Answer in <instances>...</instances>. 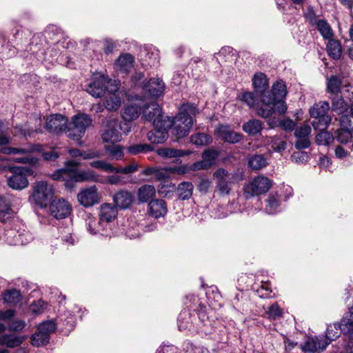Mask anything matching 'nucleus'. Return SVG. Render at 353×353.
<instances>
[{"instance_id": "50", "label": "nucleus", "mask_w": 353, "mask_h": 353, "mask_svg": "<svg viewBox=\"0 0 353 353\" xmlns=\"http://www.w3.org/2000/svg\"><path fill=\"white\" fill-rule=\"evenodd\" d=\"M266 211L270 214H273L276 212L280 205V201L277 194H270L266 201Z\"/></svg>"}, {"instance_id": "32", "label": "nucleus", "mask_w": 353, "mask_h": 353, "mask_svg": "<svg viewBox=\"0 0 353 353\" xmlns=\"http://www.w3.org/2000/svg\"><path fill=\"white\" fill-rule=\"evenodd\" d=\"M341 331L344 334L353 337V306L349 308L341 319Z\"/></svg>"}, {"instance_id": "36", "label": "nucleus", "mask_w": 353, "mask_h": 353, "mask_svg": "<svg viewBox=\"0 0 353 353\" xmlns=\"http://www.w3.org/2000/svg\"><path fill=\"white\" fill-rule=\"evenodd\" d=\"M326 47L327 52L330 57L336 60L340 59L342 53V49L340 43L338 41L333 39L332 38L328 39Z\"/></svg>"}, {"instance_id": "23", "label": "nucleus", "mask_w": 353, "mask_h": 353, "mask_svg": "<svg viewBox=\"0 0 353 353\" xmlns=\"http://www.w3.org/2000/svg\"><path fill=\"white\" fill-rule=\"evenodd\" d=\"M143 103L142 97H136L123 110L121 116L126 121H132L139 118L141 114V105Z\"/></svg>"}, {"instance_id": "54", "label": "nucleus", "mask_w": 353, "mask_h": 353, "mask_svg": "<svg viewBox=\"0 0 353 353\" xmlns=\"http://www.w3.org/2000/svg\"><path fill=\"white\" fill-rule=\"evenodd\" d=\"M219 156L217 150L214 149L205 150L202 154V159L208 168L212 166Z\"/></svg>"}, {"instance_id": "60", "label": "nucleus", "mask_w": 353, "mask_h": 353, "mask_svg": "<svg viewBox=\"0 0 353 353\" xmlns=\"http://www.w3.org/2000/svg\"><path fill=\"white\" fill-rule=\"evenodd\" d=\"M137 170H138L137 164L133 163L128 165L125 167H121V168L114 167V170L113 173L129 174H132V173L136 172Z\"/></svg>"}, {"instance_id": "49", "label": "nucleus", "mask_w": 353, "mask_h": 353, "mask_svg": "<svg viewBox=\"0 0 353 353\" xmlns=\"http://www.w3.org/2000/svg\"><path fill=\"white\" fill-rule=\"evenodd\" d=\"M267 143L272 150L276 152H281L286 148V143L279 137H270Z\"/></svg>"}, {"instance_id": "10", "label": "nucleus", "mask_w": 353, "mask_h": 353, "mask_svg": "<svg viewBox=\"0 0 353 353\" xmlns=\"http://www.w3.org/2000/svg\"><path fill=\"white\" fill-rule=\"evenodd\" d=\"M5 236L8 243L12 245H24L33 239L25 225L19 222L15 223L14 228L7 229Z\"/></svg>"}, {"instance_id": "9", "label": "nucleus", "mask_w": 353, "mask_h": 353, "mask_svg": "<svg viewBox=\"0 0 353 353\" xmlns=\"http://www.w3.org/2000/svg\"><path fill=\"white\" fill-rule=\"evenodd\" d=\"M272 181L268 177L260 175L245 184L243 192L246 199L266 193L272 187Z\"/></svg>"}, {"instance_id": "3", "label": "nucleus", "mask_w": 353, "mask_h": 353, "mask_svg": "<svg viewBox=\"0 0 353 353\" xmlns=\"http://www.w3.org/2000/svg\"><path fill=\"white\" fill-rule=\"evenodd\" d=\"M199 113L196 105L183 104L172 122V134L177 138L186 137L194 123V117Z\"/></svg>"}, {"instance_id": "6", "label": "nucleus", "mask_w": 353, "mask_h": 353, "mask_svg": "<svg viewBox=\"0 0 353 353\" xmlns=\"http://www.w3.org/2000/svg\"><path fill=\"white\" fill-rule=\"evenodd\" d=\"M42 145L40 144H27L22 148L3 147L1 149V152L6 154H23L22 157L14 158L13 161L28 165H34L38 161V159L32 157L30 154L34 152H42Z\"/></svg>"}, {"instance_id": "26", "label": "nucleus", "mask_w": 353, "mask_h": 353, "mask_svg": "<svg viewBox=\"0 0 353 353\" xmlns=\"http://www.w3.org/2000/svg\"><path fill=\"white\" fill-rule=\"evenodd\" d=\"M118 214L117 208L110 203H103L100 206L99 219L103 225L114 220Z\"/></svg>"}, {"instance_id": "56", "label": "nucleus", "mask_w": 353, "mask_h": 353, "mask_svg": "<svg viewBox=\"0 0 353 353\" xmlns=\"http://www.w3.org/2000/svg\"><path fill=\"white\" fill-rule=\"evenodd\" d=\"M352 132L348 130L342 129L341 128L336 132V138L341 143H346L352 137Z\"/></svg>"}, {"instance_id": "38", "label": "nucleus", "mask_w": 353, "mask_h": 353, "mask_svg": "<svg viewBox=\"0 0 353 353\" xmlns=\"http://www.w3.org/2000/svg\"><path fill=\"white\" fill-rule=\"evenodd\" d=\"M87 228L89 232L92 234L98 233L102 234L105 228V225L99 220L94 217H88L86 219Z\"/></svg>"}, {"instance_id": "20", "label": "nucleus", "mask_w": 353, "mask_h": 353, "mask_svg": "<svg viewBox=\"0 0 353 353\" xmlns=\"http://www.w3.org/2000/svg\"><path fill=\"white\" fill-rule=\"evenodd\" d=\"M170 127L169 121H165L159 123V126H154L153 131L147 134L148 140L154 144H159L165 142L168 137V129Z\"/></svg>"}, {"instance_id": "45", "label": "nucleus", "mask_w": 353, "mask_h": 353, "mask_svg": "<svg viewBox=\"0 0 353 353\" xmlns=\"http://www.w3.org/2000/svg\"><path fill=\"white\" fill-rule=\"evenodd\" d=\"M320 132L316 136V142L319 145H328L334 141V137L325 129H319Z\"/></svg>"}, {"instance_id": "64", "label": "nucleus", "mask_w": 353, "mask_h": 353, "mask_svg": "<svg viewBox=\"0 0 353 353\" xmlns=\"http://www.w3.org/2000/svg\"><path fill=\"white\" fill-rule=\"evenodd\" d=\"M170 174V168H157L154 177L157 180H162L168 178Z\"/></svg>"}, {"instance_id": "34", "label": "nucleus", "mask_w": 353, "mask_h": 353, "mask_svg": "<svg viewBox=\"0 0 353 353\" xmlns=\"http://www.w3.org/2000/svg\"><path fill=\"white\" fill-rule=\"evenodd\" d=\"M156 195V190L153 185H143L141 186L137 192L138 199L141 203L149 201Z\"/></svg>"}, {"instance_id": "30", "label": "nucleus", "mask_w": 353, "mask_h": 353, "mask_svg": "<svg viewBox=\"0 0 353 353\" xmlns=\"http://www.w3.org/2000/svg\"><path fill=\"white\" fill-rule=\"evenodd\" d=\"M134 61L131 54H121L115 61V68L121 72L128 73L133 68Z\"/></svg>"}, {"instance_id": "17", "label": "nucleus", "mask_w": 353, "mask_h": 353, "mask_svg": "<svg viewBox=\"0 0 353 353\" xmlns=\"http://www.w3.org/2000/svg\"><path fill=\"white\" fill-rule=\"evenodd\" d=\"M165 84L161 79L152 78L143 87L145 96L142 98L152 100L153 98L159 97L163 94Z\"/></svg>"}, {"instance_id": "31", "label": "nucleus", "mask_w": 353, "mask_h": 353, "mask_svg": "<svg viewBox=\"0 0 353 353\" xmlns=\"http://www.w3.org/2000/svg\"><path fill=\"white\" fill-rule=\"evenodd\" d=\"M252 85L256 92L261 94V96L266 92L268 86V81L266 75L263 72H256L252 78Z\"/></svg>"}, {"instance_id": "55", "label": "nucleus", "mask_w": 353, "mask_h": 353, "mask_svg": "<svg viewBox=\"0 0 353 353\" xmlns=\"http://www.w3.org/2000/svg\"><path fill=\"white\" fill-rule=\"evenodd\" d=\"M16 132L15 135L17 134H22L24 137H30L34 132L40 133L41 132V130L40 128L33 129L30 128L29 125L26 123L24 125H17L14 128Z\"/></svg>"}, {"instance_id": "5", "label": "nucleus", "mask_w": 353, "mask_h": 353, "mask_svg": "<svg viewBox=\"0 0 353 353\" xmlns=\"http://www.w3.org/2000/svg\"><path fill=\"white\" fill-rule=\"evenodd\" d=\"M54 194V189L52 184L46 181H38L34 183L33 191L30 199L37 206L46 208Z\"/></svg>"}, {"instance_id": "18", "label": "nucleus", "mask_w": 353, "mask_h": 353, "mask_svg": "<svg viewBox=\"0 0 353 353\" xmlns=\"http://www.w3.org/2000/svg\"><path fill=\"white\" fill-rule=\"evenodd\" d=\"M213 176L216 179V190L221 196L228 195L232 190V182L229 180V172L223 168L216 170Z\"/></svg>"}, {"instance_id": "62", "label": "nucleus", "mask_w": 353, "mask_h": 353, "mask_svg": "<svg viewBox=\"0 0 353 353\" xmlns=\"http://www.w3.org/2000/svg\"><path fill=\"white\" fill-rule=\"evenodd\" d=\"M6 39L3 35L0 34V53L6 57L11 56L14 54V50L9 48L8 43H6Z\"/></svg>"}, {"instance_id": "63", "label": "nucleus", "mask_w": 353, "mask_h": 353, "mask_svg": "<svg viewBox=\"0 0 353 353\" xmlns=\"http://www.w3.org/2000/svg\"><path fill=\"white\" fill-rule=\"evenodd\" d=\"M269 318L276 319L282 316L283 312L277 303L270 305L267 311Z\"/></svg>"}, {"instance_id": "61", "label": "nucleus", "mask_w": 353, "mask_h": 353, "mask_svg": "<svg viewBox=\"0 0 353 353\" xmlns=\"http://www.w3.org/2000/svg\"><path fill=\"white\" fill-rule=\"evenodd\" d=\"M105 183L112 185H125L127 181L124 180V178L120 175H109L107 176Z\"/></svg>"}, {"instance_id": "52", "label": "nucleus", "mask_w": 353, "mask_h": 353, "mask_svg": "<svg viewBox=\"0 0 353 353\" xmlns=\"http://www.w3.org/2000/svg\"><path fill=\"white\" fill-rule=\"evenodd\" d=\"M341 81L336 76H332L327 83V90L332 94H338L340 92Z\"/></svg>"}, {"instance_id": "21", "label": "nucleus", "mask_w": 353, "mask_h": 353, "mask_svg": "<svg viewBox=\"0 0 353 353\" xmlns=\"http://www.w3.org/2000/svg\"><path fill=\"white\" fill-rule=\"evenodd\" d=\"M119 128L118 120L112 119L108 121L105 128L102 134L103 141L112 143L119 142L121 139V134L119 130Z\"/></svg>"}, {"instance_id": "43", "label": "nucleus", "mask_w": 353, "mask_h": 353, "mask_svg": "<svg viewBox=\"0 0 353 353\" xmlns=\"http://www.w3.org/2000/svg\"><path fill=\"white\" fill-rule=\"evenodd\" d=\"M190 141L197 146L207 145L212 143V138L205 133H196L190 137Z\"/></svg>"}, {"instance_id": "25", "label": "nucleus", "mask_w": 353, "mask_h": 353, "mask_svg": "<svg viewBox=\"0 0 353 353\" xmlns=\"http://www.w3.org/2000/svg\"><path fill=\"white\" fill-rule=\"evenodd\" d=\"M327 345H325V341L321 340L318 336L307 337L301 345V348L304 352L314 353L318 350H324Z\"/></svg>"}, {"instance_id": "51", "label": "nucleus", "mask_w": 353, "mask_h": 353, "mask_svg": "<svg viewBox=\"0 0 353 353\" xmlns=\"http://www.w3.org/2000/svg\"><path fill=\"white\" fill-rule=\"evenodd\" d=\"M239 99L250 108L255 106L259 103L258 97L254 92H244L239 96Z\"/></svg>"}, {"instance_id": "40", "label": "nucleus", "mask_w": 353, "mask_h": 353, "mask_svg": "<svg viewBox=\"0 0 353 353\" xmlns=\"http://www.w3.org/2000/svg\"><path fill=\"white\" fill-rule=\"evenodd\" d=\"M23 339L13 334H4L0 337V344L8 347H15L20 345Z\"/></svg>"}, {"instance_id": "57", "label": "nucleus", "mask_w": 353, "mask_h": 353, "mask_svg": "<svg viewBox=\"0 0 353 353\" xmlns=\"http://www.w3.org/2000/svg\"><path fill=\"white\" fill-rule=\"evenodd\" d=\"M46 307L47 303L42 300L34 301L30 305V311L34 314H40L43 313L46 310Z\"/></svg>"}, {"instance_id": "8", "label": "nucleus", "mask_w": 353, "mask_h": 353, "mask_svg": "<svg viewBox=\"0 0 353 353\" xmlns=\"http://www.w3.org/2000/svg\"><path fill=\"white\" fill-rule=\"evenodd\" d=\"M330 109L327 101H319L316 103L310 109V117L317 119L318 121H313L312 125L314 129H327L331 123L332 118L327 114Z\"/></svg>"}, {"instance_id": "53", "label": "nucleus", "mask_w": 353, "mask_h": 353, "mask_svg": "<svg viewBox=\"0 0 353 353\" xmlns=\"http://www.w3.org/2000/svg\"><path fill=\"white\" fill-rule=\"evenodd\" d=\"M318 30L323 38L330 39L332 38L333 33L330 25L324 20H319L316 23Z\"/></svg>"}, {"instance_id": "42", "label": "nucleus", "mask_w": 353, "mask_h": 353, "mask_svg": "<svg viewBox=\"0 0 353 353\" xmlns=\"http://www.w3.org/2000/svg\"><path fill=\"white\" fill-rule=\"evenodd\" d=\"M248 165L252 170H260L268 165V161L263 154H255L248 160Z\"/></svg>"}, {"instance_id": "16", "label": "nucleus", "mask_w": 353, "mask_h": 353, "mask_svg": "<svg viewBox=\"0 0 353 353\" xmlns=\"http://www.w3.org/2000/svg\"><path fill=\"white\" fill-rule=\"evenodd\" d=\"M68 119L61 114H54L49 116L46 119V129L53 134L65 133L68 128Z\"/></svg>"}, {"instance_id": "7", "label": "nucleus", "mask_w": 353, "mask_h": 353, "mask_svg": "<svg viewBox=\"0 0 353 353\" xmlns=\"http://www.w3.org/2000/svg\"><path fill=\"white\" fill-rule=\"evenodd\" d=\"M92 119L88 114H81L72 117V122L68 123L65 134L73 140L80 139L85 134L86 129L91 125Z\"/></svg>"}, {"instance_id": "2", "label": "nucleus", "mask_w": 353, "mask_h": 353, "mask_svg": "<svg viewBox=\"0 0 353 353\" xmlns=\"http://www.w3.org/2000/svg\"><path fill=\"white\" fill-rule=\"evenodd\" d=\"M79 165L77 161H68L63 168L57 170L50 176L55 181H64L67 187H72L76 182L104 183L101 176L92 170H78Z\"/></svg>"}, {"instance_id": "15", "label": "nucleus", "mask_w": 353, "mask_h": 353, "mask_svg": "<svg viewBox=\"0 0 353 353\" xmlns=\"http://www.w3.org/2000/svg\"><path fill=\"white\" fill-rule=\"evenodd\" d=\"M80 205L85 208L92 207L100 202V195L96 185L81 189L77 196Z\"/></svg>"}, {"instance_id": "58", "label": "nucleus", "mask_w": 353, "mask_h": 353, "mask_svg": "<svg viewBox=\"0 0 353 353\" xmlns=\"http://www.w3.org/2000/svg\"><path fill=\"white\" fill-rule=\"evenodd\" d=\"M311 128L308 124H303L296 128L294 131V135L297 138H309Z\"/></svg>"}, {"instance_id": "29", "label": "nucleus", "mask_w": 353, "mask_h": 353, "mask_svg": "<svg viewBox=\"0 0 353 353\" xmlns=\"http://www.w3.org/2000/svg\"><path fill=\"white\" fill-rule=\"evenodd\" d=\"M148 212L154 218L164 216L168 212L167 205L162 199H153L148 203Z\"/></svg>"}, {"instance_id": "46", "label": "nucleus", "mask_w": 353, "mask_h": 353, "mask_svg": "<svg viewBox=\"0 0 353 353\" xmlns=\"http://www.w3.org/2000/svg\"><path fill=\"white\" fill-rule=\"evenodd\" d=\"M153 147L146 143H139L130 145L127 148L128 152L131 154H139L141 153H147L153 150Z\"/></svg>"}, {"instance_id": "27", "label": "nucleus", "mask_w": 353, "mask_h": 353, "mask_svg": "<svg viewBox=\"0 0 353 353\" xmlns=\"http://www.w3.org/2000/svg\"><path fill=\"white\" fill-rule=\"evenodd\" d=\"M113 201L117 208L126 209L132 203L133 195L128 190H121L114 194Z\"/></svg>"}, {"instance_id": "1", "label": "nucleus", "mask_w": 353, "mask_h": 353, "mask_svg": "<svg viewBox=\"0 0 353 353\" xmlns=\"http://www.w3.org/2000/svg\"><path fill=\"white\" fill-rule=\"evenodd\" d=\"M287 93L285 83L282 81H276L273 84L271 90H268L261 95L262 104L256 110L257 114L263 118H269L275 112L279 114H285L287 105L283 99Z\"/></svg>"}, {"instance_id": "37", "label": "nucleus", "mask_w": 353, "mask_h": 353, "mask_svg": "<svg viewBox=\"0 0 353 353\" xmlns=\"http://www.w3.org/2000/svg\"><path fill=\"white\" fill-rule=\"evenodd\" d=\"M243 130L249 135H256L262 130V123L258 119L249 120L243 125Z\"/></svg>"}, {"instance_id": "41", "label": "nucleus", "mask_w": 353, "mask_h": 353, "mask_svg": "<svg viewBox=\"0 0 353 353\" xmlns=\"http://www.w3.org/2000/svg\"><path fill=\"white\" fill-rule=\"evenodd\" d=\"M331 109L332 111L341 114L347 112L348 110V105L342 97L336 95L332 99Z\"/></svg>"}, {"instance_id": "39", "label": "nucleus", "mask_w": 353, "mask_h": 353, "mask_svg": "<svg viewBox=\"0 0 353 353\" xmlns=\"http://www.w3.org/2000/svg\"><path fill=\"white\" fill-rule=\"evenodd\" d=\"M193 192V185L190 182H182L177 188L178 197L182 200H186L191 197Z\"/></svg>"}, {"instance_id": "11", "label": "nucleus", "mask_w": 353, "mask_h": 353, "mask_svg": "<svg viewBox=\"0 0 353 353\" xmlns=\"http://www.w3.org/2000/svg\"><path fill=\"white\" fill-rule=\"evenodd\" d=\"M11 175L8 176V185L16 190H21L28 185L27 176L32 174V171L26 167H10Z\"/></svg>"}, {"instance_id": "14", "label": "nucleus", "mask_w": 353, "mask_h": 353, "mask_svg": "<svg viewBox=\"0 0 353 353\" xmlns=\"http://www.w3.org/2000/svg\"><path fill=\"white\" fill-rule=\"evenodd\" d=\"M56 330V324L52 321H45L38 326V332L31 336L32 345L39 347L47 344L50 335Z\"/></svg>"}, {"instance_id": "19", "label": "nucleus", "mask_w": 353, "mask_h": 353, "mask_svg": "<svg viewBox=\"0 0 353 353\" xmlns=\"http://www.w3.org/2000/svg\"><path fill=\"white\" fill-rule=\"evenodd\" d=\"M71 211V205L64 199H54L50 204V214L57 219L66 218Z\"/></svg>"}, {"instance_id": "48", "label": "nucleus", "mask_w": 353, "mask_h": 353, "mask_svg": "<svg viewBox=\"0 0 353 353\" xmlns=\"http://www.w3.org/2000/svg\"><path fill=\"white\" fill-rule=\"evenodd\" d=\"M90 165L92 168L101 170L108 173H113L114 170V166L104 160L93 161L90 162Z\"/></svg>"}, {"instance_id": "24", "label": "nucleus", "mask_w": 353, "mask_h": 353, "mask_svg": "<svg viewBox=\"0 0 353 353\" xmlns=\"http://www.w3.org/2000/svg\"><path fill=\"white\" fill-rule=\"evenodd\" d=\"M215 134L225 142L230 143H239L241 139V135L228 125H219L215 130Z\"/></svg>"}, {"instance_id": "44", "label": "nucleus", "mask_w": 353, "mask_h": 353, "mask_svg": "<svg viewBox=\"0 0 353 353\" xmlns=\"http://www.w3.org/2000/svg\"><path fill=\"white\" fill-rule=\"evenodd\" d=\"M21 294L20 291L15 289L10 290L3 294V300L5 302L12 305H16L21 301Z\"/></svg>"}, {"instance_id": "28", "label": "nucleus", "mask_w": 353, "mask_h": 353, "mask_svg": "<svg viewBox=\"0 0 353 353\" xmlns=\"http://www.w3.org/2000/svg\"><path fill=\"white\" fill-rule=\"evenodd\" d=\"M141 56L143 65L155 67L159 63V50L154 48L144 49Z\"/></svg>"}, {"instance_id": "13", "label": "nucleus", "mask_w": 353, "mask_h": 353, "mask_svg": "<svg viewBox=\"0 0 353 353\" xmlns=\"http://www.w3.org/2000/svg\"><path fill=\"white\" fill-rule=\"evenodd\" d=\"M141 113L145 120L152 121L154 126H159L160 123L165 121L163 119L159 104L152 100L143 99Z\"/></svg>"}, {"instance_id": "47", "label": "nucleus", "mask_w": 353, "mask_h": 353, "mask_svg": "<svg viewBox=\"0 0 353 353\" xmlns=\"http://www.w3.org/2000/svg\"><path fill=\"white\" fill-rule=\"evenodd\" d=\"M105 148L112 160H120L124 156L123 148L119 145L105 146Z\"/></svg>"}, {"instance_id": "22", "label": "nucleus", "mask_w": 353, "mask_h": 353, "mask_svg": "<svg viewBox=\"0 0 353 353\" xmlns=\"http://www.w3.org/2000/svg\"><path fill=\"white\" fill-rule=\"evenodd\" d=\"M109 92L105 95V106L108 110H117L121 106V99L117 92L119 89V81L110 82Z\"/></svg>"}, {"instance_id": "33", "label": "nucleus", "mask_w": 353, "mask_h": 353, "mask_svg": "<svg viewBox=\"0 0 353 353\" xmlns=\"http://www.w3.org/2000/svg\"><path fill=\"white\" fill-rule=\"evenodd\" d=\"M341 328V323L340 324L338 322L327 325L325 332V339L324 340L325 345H328L332 341L340 336L341 334L343 332Z\"/></svg>"}, {"instance_id": "12", "label": "nucleus", "mask_w": 353, "mask_h": 353, "mask_svg": "<svg viewBox=\"0 0 353 353\" xmlns=\"http://www.w3.org/2000/svg\"><path fill=\"white\" fill-rule=\"evenodd\" d=\"M114 81L103 74L94 73L92 77V81L88 86L87 92L95 98H100L109 92L110 82Z\"/></svg>"}, {"instance_id": "4", "label": "nucleus", "mask_w": 353, "mask_h": 353, "mask_svg": "<svg viewBox=\"0 0 353 353\" xmlns=\"http://www.w3.org/2000/svg\"><path fill=\"white\" fill-rule=\"evenodd\" d=\"M206 314L200 311L198 313H191L190 310L184 309L178 317V327L180 331H188L192 333L205 332L203 326L206 325L208 320Z\"/></svg>"}, {"instance_id": "35", "label": "nucleus", "mask_w": 353, "mask_h": 353, "mask_svg": "<svg viewBox=\"0 0 353 353\" xmlns=\"http://www.w3.org/2000/svg\"><path fill=\"white\" fill-rule=\"evenodd\" d=\"M190 152L182 150H176L170 148H161L157 150V154L165 159H172L183 157L189 154Z\"/></svg>"}, {"instance_id": "59", "label": "nucleus", "mask_w": 353, "mask_h": 353, "mask_svg": "<svg viewBox=\"0 0 353 353\" xmlns=\"http://www.w3.org/2000/svg\"><path fill=\"white\" fill-rule=\"evenodd\" d=\"M340 125L342 129L353 132V116L343 115L340 119Z\"/></svg>"}]
</instances>
